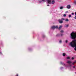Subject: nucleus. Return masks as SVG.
<instances>
[{"instance_id":"1","label":"nucleus","mask_w":76,"mask_h":76,"mask_svg":"<svg viewBox=\"0 0 76 76\" xmlns=\"http://www.w3.org/2000/svg\"><path fill=\"white\" fill-rule=\"evenodd\" d=\"M70 38L74 40L72 42H71L69 44L70 46L73 48H75L76 46V33H75L74 32H72L70 34Z\"/></svg>"},{"instance_id":"2","label":"nucleus","mask_w":76,"mask_h":76,"mask_svg":"<svg viewBox=\"0 0 76 76\" xmlns=\"http://www.w3.org/2000/svg\"><path fill=\"white\" fill-rule=\"evenodd\" d=\"M47 1L49 4H54L55 3V1L53 0L51 1V0H47Z\"/></svg>"},{"instance_id":"3","label":"nucleus","mask_w":76,"mask_h":76,"mask_svg":"<svg viewBox=\"0 0 76 76\" xmlns=\"http://www.w3.org/2000/svg\"><path fill=\"white\" fill-rule=\"evenodd\" d=\"M57 28H58V26H53L51 27V28L52 29H57Z\"/></svg>"},{"instance_id":"4","label":"nucleus","mask_w":76,"mask_h":76,"mask_svg":"<svg viewBox=\"0 0 76 76\" xmlns=\"http://www.w3.org/2000/svg\"><path fill=\"white\" fill-rule=\"evenodd\" d=\"M27 50H28V51H32L33 50V49L29 47L27 48Z\"/></svg>"},{"instance_id":"5","label":"nucleus","mask_w":76,"mask_h":76,"mask_svg":"<svg viewBox=\"0 0 76 76\" xmlns=\"http://www.w3.org/2000/svg\"><path fill=\"white\" fill-rule=\"evenodd\" d=\"M60 63L61 64L64 65V66L65 67H67L66 66V65L65 64H64V63H63V62H61Z\"/></svg>"},{"instance_id":"6","label":"nucleus","mask_w":76,"mask_h":76,"mask_svg":"<svg viewBox=\"0 0 76 76\" xmlns=\"http://www.w3.org/2000/svg\"><path fill=\"white\" fill-rule=\"evenodd\" d=\"M66 8L68 9H70L71 8V6L70 5H68L66 6Z\"/></svg>"},{"instance_id":"7","label":"nucleus","mask_w":76,"mask_h":76,"mask_svg":"<svg viewBox=\"0 0 76 76\" xmlns=\"http://www.w3.org/2000/svg\"><path fill=\"white\" fill-rule=\"evenodd\" d=\"M58 21L60 23H62L63 22V20H61L60 19L58 20Z\"/></svg>"},{"instance_id":"8","label":"nucleus","mask_w":76,"mask_h":76,"mask_svg":"<svg viewBox=\"0 0 76 76\" xmlns=\"http://www.w3.org/2000/svg\"><path fill=\"white\" fill-rule=\"evenodd\" d=\"M69 24H65L64 26V27H66V28H68V27H69Z\"/></svg>"},{"instance_id":"9","label":"nucleus","mask_w":76,"mask_h":76,"mask_svg":"<svg viewBox=\"0 0 76 76\" xmlns=\"http://www.w3.org/2000/svg\"><path fill=\"white\" fill-rule=\"evenodd\" d=\"M67 63H68L69 64H71V63H72V61H67Z\"/></svg>"},{"instance_id":"10","label":"nucleus","mask_w":76,"mask_h":76,"mask_svg":"<svg viewBox=\"0 0 76 76\" xmlns=\"http://www.w3.org/2000/svg\"><path fill=\"white\" fill-rule=\"evenodd\" d=\"M64 68L63 67H61L60 68V69L61 70H63Z\"/></svg>"},{"instance_id":"11","label":"nucleus","mask_w":76,"mask_h":76,"mask_svg":"<svg viewBox=\"0 0 76 76\" xmlns=\"http://www.w3.org/2000/svg\"><path fill=\"white\" fill-rule=\"evenodd\" d=\"M62 27H63L62 26H60L58 28V29H61V28H62Z\"/></svg>"},{"instance_id":"12","label":"nucleus","mask_w":76,"mask_h":76,"mask_svg":"<svg viewBox=\"0 0 76 76\" xmlns=\"http://www.w3.org/2000/svg\"><path fill=\"white\" fill-rule=\"evenodd\" d=\"M62 55L64 57L66 56V53H63L62 54Z\"/></svg>"},{"instance_id":"13","label":"nucleus","mask_w":76,"mask_h":76,"mask_svg":"<svg viewBox=\"0 0 76 76\" xmlns=\"http://www.w3.org/2000/svg\"><path fill=\"white\" fill-rule=\"evenodd\" d=\"M69 67H70V69H71V68H72V65H71L70 64H69Z\"/></svg>"},{"instance_id":"14","label":"nucleus","mask_w":76,"mask_h":76,"mask_svg":"<svg viewBox=\"0 0 76 76\" xmlns=\"http://www.w3.org/2000/svg\"><path fill=\"white\" fill-rule=\"evenodd\" d=\"M64 7H60V9H61V10H62V9H63Z\"/></svg>"},{"instance_id":"15","label":"nucleus","mask_w":76,"mask_h":76,"mask_svg":"<svg viewBox=\"0 0 76 76\" xmlns=\"http://www.w3.org/2000/svg\"><path fill=\"white\" fill-rule=\"evenodd\" d=\"M38 2L39 3H41L42 2V1H38Z\"/></svg>"},{"instance_id":"16","label":"nucleus","mask_w":76,"mask_h":76,"mask_svg":"<svg viewBox=\"0 0 76 76\" xmlns=\"http://www.w3.org/2000/svg\"><path fill=\"white\" fill-rule=\"evenodd\" d=\"M65 21L66 22H68V21H69V19H66L65 20Z\"/></svg>"},{"instance_id":"17","label":"nucleus","mask_w":76,"mask_h":76,"mask_svg":"<svg viewBox=\"0 0 76 76\" xmlns=\"http://www.w3.org/2000/svg\"><path fill=\"white\" fill-rule=\"evenodd\" d=\"M0 56H2L3 55V53L1 52H0Z\"/></svg>"},{"instance_id":"18","label":"nucleus","mask_w":76,"mask_h":76,"mask_svg":"<svg viewBox=\"0 0 76 76\" xmlns=\"http://www.w3.org/2000/svg\"><path fill=\"white\" fill-rule=\"evenodd\" d=\"M56 37H60V34H58L56 35Z\"/></svg>"},{"instance_id":"19","label":"nucleus","mask_w":76,"mask_h":76,"mask_svg":"<svg viewBox=\"0 0 76 76\" xmlns=\"http://www.w3.org/2000/svg\"><path fill=\"white\" fill-rule=\"evenodd\" d=\"M75 63H76V61H74V63H72V64L73 65H74V64H75Z\"/></svg>"},{"instance_id":"20","label":"nucleus","mask_w":76,"mask_h":76,"mask_svg":"<svg viewBox=\"0 0 76 76\" xmlns=\"http://www.w3.org/2000/svg\"><path fill=\"white\" fill-rule=\"evenodd\" d=\"M69 18H71V17H72V15H69Z\"/></svg>"},{"instance_id":"21","label":"nucleus","mask_w":76,"mask_h":76,"mask_svg":"<svg viewBox=\"0 0 76 76\" xmlns=\"http://www.w3.org/2000/svg\"><path fill=\"white\" fill-rule=\"evenodd\" d=\"M61 33H63V32H64V31H63V30H61Z\"/></svg>"},{"instance_id":"22","label":"nucleus","mask_w":76,"mask_h":76,"mask_svg":"<svg viewBox=\"0 0 76 76\" xmlns=\"http://www.w3.org/2000/svg\"><path fill=\"white\" fill-rule=\"evenodd\" d=\"M59 43H61V42H62V41H61V40H60L59 41Z\"/></svg>"},{"instance_id":"23","label":"nucleus","mask_w":76,"mask_h":76,"mask_svg":"<svg viewBox=\"0 0 76 76\" xmlns=\"http://www.w3.org/2000/svg\"><path fill=\"white\" fill-rule=\"evenodd\" d=\"M45 37V36L44 35H43L42 36V37L43 38H44V37Z\"/></svg>"},{"instance_id":"24","label":"nucleus","mask_w":76,"mask_h":76,"mask_svg":"<svg viewBox=\"0 0 76 76\" xmlns=\"http://www.w3.org/2000/svg\"><path fill=\"white\" fill-rule=\"evenodd\" d=\"M74 3L75 4H76V1H75L74 2Z\"/></svg>"},{"instance_id":"25","label":"nucleus","mask_w":76,"mask_h":76,"mask_svg":"<svg viewBox=\"0 0 76 76\" xmlns=\"http://www.w3.org/2000/svg\"><path fill=\"white\" fill-rule=\"evenodd\" d=\"M68 42V40H66L65 41V42H66V43H67V42Z\"/></svg>"},{"instance_id":"26","label":"nucleus","mask_w":76,"mask_h":76,"mask_svg":"<svg viewBox=\"0 0 76 76\" xmlns=\"http://www.w3.org/2000/svg\"><path fill=\"white\" fill-rule=\"evenodd\" d=\"M70 58V57H67V59H69Z\"/></svg>"},{"instance_id":"27","label":"nucleus","mask_w":76,"mask_h":76,"mask_svg":"<svg viewBox=\"0 0 76 76\" xmlns=\"http://www.w3.org/2000/svg\"><path fill=\"white\" fill-rule=\"evenodd\" d=\"M16 76H19V74H17L16 75Z\"/></svg>"},{"instance_id":"28","label":"nucleus","mask_w":76,"mask_h":76,"mask_svg":"<svg viewBox=\"0 0 76 76\" xmlns=\"http://www.w3.org/2000/svg\"><path fill=\"white\" fill-rule=\"evenodd\" d=\"M64 17H66V15L65 14H64Z\"/></svg>"},{"instance_id":"29","label":"nucleus","mask_w":76,"mask_h":76,"mask_svg":"<svg viewBox=\"0 0 76 76\" xmlns=\"http://www.w3.org/2000/svg\"><path fill=\"white\" fill-rule=\"evenodd\" d=\"M64 20V18H61V20Z\"/></svg>"},{"instance_id":"30","label":"nucleus","mask_w":76,"mask_h":76,"mask_svg":"<svg viewBox=\"0 0 76 76\" xmlns=\"http://www.w3.org/2000/svg\"><path fill=\"white\" fill-rule=\"evenodd\" d=\"M63 34H61V37H62V36H63Z\"/></svg>"},{"instance_id":"31","label":"nucleus","mask_w":76,"mask_h":76,"mask_svg":"<svg viewBox=\"0 0 76 76\" xmlns=\"http://www.w3.org/2000/svg\"><path fill=\"white\" fill-rule=\"evenodd\" d=\"M72 15H74V13H73V12L72 13Z\"/></svg>"},{"instance_id":"32","label":"nucleus","mask_w":76,"mask_h":76,"mask_svg":"<svg viewBox=\"0 0 76 76\" xmlns=\"http://www.w3.org/2000/svg\"><path fill=\"white\" fill-rule=\"evenodd\" d=\"M74 50L75 51H76V47L74 48Z\"/></svg>"},{"instance_id":"33","label":"nucleus","mask_w":76,"mask_h":76,"mask_svg":"<svg viewBox=\"0 0 76 76\" xmlns=\"http://www.w3.org/2000/svg\"><path fill=\"white\" fill-rule=\"evenodd\" d=\"M72 60H73L74 59V58H73V57L72 58Z\"/></svg>"},{"instance_id":"34","label":"nucleus","mask_w":76,"mask_h":76,"mask_svg":"<svg viewBox=\"0 0 76 76\" xmlns=\"http://www.w3.org/2000/svg\"><path fill=\"white\" fill-rule=\"evenodd\" d=\"M74 19H76V15H75V17L74 18Z\"/></svg>"},{"instance_id":"35","label":"nucleus","mask_w":76,"mask_h":76,"mask_svg":"<svg viewBox=\"0 0 76 76\" xmlns=\"http://www.w3.org/2000/svg\"><path fill=\"white\" fill-rule=\"evenodd\" d=\"M75 15L76 16V12H75Z\"/></svg>"},{"instance_id":"36","label":"nucleus","mask_w":76,"mask_h":76,"mask_svg":"<svg viewBox=\"0 0 76 76\" xmlns=\"http://www.w3.org/2000/svg\"><path fill=\"white\" fill-rule=\"evenodd\" d=\"M68 13V11H66V13Z\"/></svg>"},{"instance_id":"37","label":"nucleus","mask_w":76,"mask_h":76,"mask_svg":"<svg viewBox=\"0 0 76 76\" xmlns=\"http://www.w3.org/2000/svg\"><path fill=\"white\" fill-rule=\"evenodd\" d=\"M75 66H73V68H74V69H75Z\"/></svg>"},{"instance_id":"38","label":"nucleus","mask_w":76,"mask_h":76,"mask_svg":"<svg viewBox=\"0 0 76 76\" xmlns=\"http://www.w3.org/2000/svg\"><path fill=\"white\" fill-rule=\"evenodd\" d=\"M49 6V4H48V5H47V6Z\"/></svg>"}]
</instances>
